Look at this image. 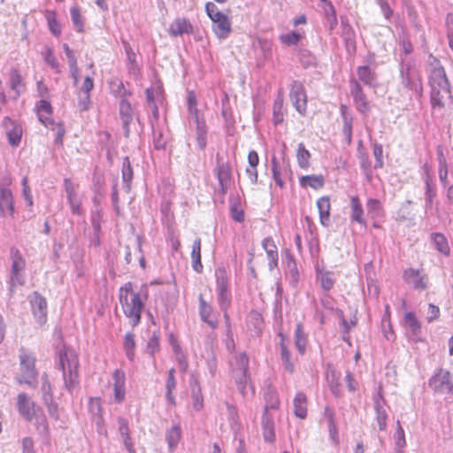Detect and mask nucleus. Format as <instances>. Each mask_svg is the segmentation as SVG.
Instances as JSON below:
<instances>
[{"mask_svg": "<svg viewBox=\"0 0 453 453\" xmlns=\"http://www.w3.org/2000/svg\"><path fill=\"white\" fill-rule=\"evenodd\" d=\"M10 85H11L12 89H13L15 91L14 98L16 99L17 97L19 96L21 91L24 88V85L22 83V78L17 70H12L11 72Z\"/></svg>", "mask_w": 453, "mask_h": 453, "instance_id": "nucleus-40", "label": "nucleus"}, {"mask_svg": "<svg viewBox=\"0 0 453 453\" xmlns=\"http://www.w3.org/2000/svg\"><path fill=\"white\" fill-rule=\"evenodd\" d=\"M395 445L398 449H403L406 445L404 431L401 426L400 421H397V428L395 434Z\"/></svg>", "mask_w": 453, "mask_h": 453, "instance_id": "nucleus-57", "label": "nucleus"}, {"mask_svg": "<svg viewBox=\"0 0 453 453\" xmlns=\"http://www.w3.org/2000/svg\"><path fill=\"white\" fill-rule=\"evenodd\" d=\"M430 101L433 109H442L444 107V95H446L441 88H430Z\"/></svg>", "mask_w": 453, "mask_h": 453, "instance_id": "nucleus-38", "label": "nucleus"}, {"mask_svg": "<svg viewBox=\"0 0 453 453\" xmlns=\"http://www.w3.org/2000/svg\"><path fill=\"white\" fill-rule=\"evenodd\" d=\"M119 115L122 120L124 135L128 138L130 135L129 124L133 121V110L130 103L123 98L119 103Z\"/></svg>", "mask_w": 453, "mask_h": 453, "instance_id": "nucleus-19", "label": "nucleus"}, {"mask_svg": "<svg viewBox=\"0 0 453 453\" xmlns=\"http://www.w3.org/2000/svg\"><path fill=\"white\" fill-rule=\"evenodd\" d=\"M279 336L280 337V359L282 361L285 371L289 373H293L295 371L294 363L291 360L290 352L285 344V337L283 334L280 333Z\"/></svg>", "mask_w": 453, "mask_h": 453, "instance_id": "nucleus-27", "label": "nucleus"}, {"mask_svg": "<svg viewBox=\"0 0 453 453\" xmlns=\"http://www.w3.org/2000/svg\"><path fill=\"white\" fill-rule=\"evenodd\" d=\"M133 179V169L128 157H124L122 163V180L126 190L128 192L130 189V183Z\"/></svg>", "mask_w": 453, "mask_h": 453, "instance_id": "nucleus-39", "label": "nucleus"}, {"mask_svg": "<svg viewBox=\"0 0 453 453\" xmlns=\"http://www.w3.org/2000/svg\"><path fill=\"white\" fill-rule=\"evenodd\" d=\"M301 37L302 36L299 33L293 31L290 33L281 35L280 36V40L283 44L292 46L296 45L299 42Z\"/></svg>", "mask_w": 453, "mask_h": 453, "instance_id": "nucleus-50", "label": "nucleus"}, {"mask_svg": "<svg viewBox=\"0 0 453 453\" xmlns=\"http://www.w3.org/2000/svg\"><path fill=\"white\" fill-rule=\"evenodd\" d=\"M191 264L192 268L196 273H202L203 271V265L201 262V239L196 238L192 245V251H191Z\"/></svg>", "mask_w": 453, "mask_h": 453, "instance_id": "nucleus-33", "label": "nucleus"}, {"mask_svg": "<svg viewBox=\"0 0 453 453\" xmlns=\"http://www.w3.org/2000/svg\"><path fill=\"white\" fill-rule=\"evenodd\" d=\"M217 159L218 164L214 173L219 185V193L224 196L231 186L232 170L228 163H220L219 157H217Z\"/></svg>", "mask_w": 453, "mask_h": 453, "instance_id": "nucleus-10", "label": "nucleus"}, {"mask_svg": "<svg viewBox=\"0 0 453 453\" xmlns=\"http://www.w3.org/2000/svg\"><path fill=\"white\" fill-rule=\"evenodd\" d=\"M181 438V428L179 423L174 424L170 429L166 431L165 434V441L168 445V449L171 453H173Z\"/></svg>", "mask_w": 453, "mask_h": 453, "instance_id": "nucleus-24", "label": "nucleus"}, {"mask_svg": "<svg viewBox=\"0 0 453 453\" xmlns=\"http://www.w3.org/2000/svg\"><path fill=\"white\" fill-rule=\"evenodd\" d=\"M22 195L28 206L33 205V197L31 195L30 188L27 184V177H23L22 181Z\"/></svg>", "mask_w": 453, "mask_h": 453, "instance_id": "nucleus-62", "label": "nucleus"}, {"mask_svg": "<svg viewBox=\"0 0 453 453\" xmlns=\"http://www.w3.org/2000/svg\"><path fill=\"white\" fill-rule=\"evenodd\" d=\"M44 60L45 62L47 63V65L49 66H50V68H52L53 70H55L56 73H60V69H59V64L57 60V58H55L52 50L50 49H48L47 50V53L44 57Z\"/></svg>", "mask_w": 453, "mask_h": 453, "instance_id": "nucleus-59", "label": "nucleus"}, {"mask_svg": "<svg viewBox=\"0 0 453 453\" xmlns=\"http://www.w3.org/2000/svg\"><path fill=\"white\" fill-rule=\"evenodd\" d=\"M297 163L301 168L306 169L308 168L311 158V153L308 150L305 149L304 144L303 142L298 144L297 153H296Z\"/></svg>", "mask_w": 453, "mask_h": 453, "instance_id": "nucleus-41", "label": "nucleus"}, {"mask_svg": "<svg viewBox=\"0 0 453 453\" xmlns=\"http://www.w3.org/2000/svg\"><path fill=\"white\" fill-rule=\"evenodd\" d=\"M265 405L261 421L263 437L265 441L273 442L275 440L274 420L270 410L277 409L280 400L277 392L272 388H268L265 393Z\"/></svg>", "mask_w": 453, "mask_h": 453, "instance_id": "nucleus-3", "label": "nucleus"}, {"mask_svg": "<svg viewBox=\"0 0 453 453\" xmlns=\"http://www.w3.org/2000/svg\"><path fill=\"white\" fill-rule=\"evenodd\" d=\"M350 93L356 104L357 110L360 113L367 115V113L370 111V104L362 90V87L359 81L353 80L350 81Z\"/></svg>", "mask_w": 453, "mask_h": 453, "instance_id": "nucleus-13", "label": "nucleus"}, {"mask_svg": "<svg viewBox=\"0 0 453 453\" xmlns=\"http://www.w3.org/2000/svg\"><path fill=\"white\" fill-rule=\"evenodd\" d=\"M147 297V286H142L139 292H134L132 283L127 282L119 289V303L133 327L141 322V315Z\"/></svg>", "mask_w": 453, "mask_h": 453, "instance_id": "nucleus-1", "label": "nucleus"}, {"mask_svg": "<svg viewBox=\"0 0 453 453\" xmlns=\"http://www.w3.org/2000/svg\"><path fill=\"white\" fill-rule=\"evenodd\" d=\"M366 209L372 217H377L381 211V203L378 199L370 198L366 203Z\"/></svg>", "mask_w": 453, "mask_h": 453, "instance_id": "nucleus-52", "label": "nucleus"}, {"mask_svg": "<svg viewBox=\"0 0 453 453\" xmlns=\"http://www.w3.org/2000/svg\"><path fill=\"white\" fill-rule=\"evenodd\" d=\"M272 173L275 183L279 187L283 188L284 182L280 177V167L275 157H273L272 158Z\"/></svg>", "mask_w": 453, "mask_h": 453, "instance_id": "nucleus-53", "label": "nucleus"}, {"mask_svg": "<svg viewBox=\"0 0 453 453\" xmlns=\"http://www.w3.org/2000/svg\"><path fill=\"white\" fill-rule=\"evenodd\" d=\"M439 178L443 186H446L448 183V169L446 160L441 156L439 159Z\"/></svg>", "mask_w": 453, "mask_h": 453, "instance_id": "nucleus-56", "label": "nucleus"}, {"mask_svg": "<svg viewBox=\"0 0 453 453\" xmlns=\"http://www.w3.org/2000/svg\"><path fill=\"white\" fill-rule=\"evenodd\" d=\"M196 124V134L199 149L203 150L207 145V127L203 118L194 119Z\"/></svg>", "mask_w": 453, "mask_h": 453, "instance_id": "nucleus-30", "label": "nucleus"}, {"mask_svg": "<svg viewBox=\"0 0 453 453\" xmlns=\"http://www.w3.org/2000/svg\"><path fill=\"white\" fill-rule=\"evenodd\" d=\"M11 257L12 260V265L9 281V292L10 295L12 296L14 293L15 287L17 285L24 284V277L22 275V272L25 268L26 263L18 250H11Z\"/></svg>", "mask_w": 453, "mask_h": 453, "instance_id": "nucleus-6", "label": "nucleus"}, {"mask_svg": "<svg viewBox=\"0 0 453 453\" xmlns=\"http://www.w3.org/2000/svg\"><path fill=\"white\" fill-rule=\"evenodd\" d=\"M324 12L329 24V29L333 30L337 24V19L334 6L331 4H326L324 6Z\"/></svg>", "mask_w": 453, "mask_h": 453, "instance_id": "nucleus-49", "label": "nucleus"}, {"mask_svg": "<svg viewBox=\"0 0 453 453\" xmlns=\"http://www.w3.org/2000/svg\"><path fill=\"white\" fill-rule=\"evenodd\" d=\"M339 376L334 370H330L327 372V382L332 393L338 396L340 395V384L338 381Z\"/></svg>", "mask_w": 453, "mask_h": 453, "instance_id": "nucleus-48", "label": "nucleus"}, {"mask_svg": "<svg viewBox=\"0 0 453 453\" xmlns=\"http://www.w3.org/2000/svg\"><path fill=\"white\" fill-rule=\"evenodd\" d=\"M18 410L19 414L27 421H31L35 414V403L30 401L29 397L25 393L18 395Z\"/></svg>", "mask_w": 453, "mask_h": 453, "instance_id": "nucleus-18", "label": "nucleus"}, {"mask_svg": "<svg viewBox=\"0 0 453 453\" xmlns=\"http://www.w3.org/2000/svg\"><path fill=\"white\" fill-rule=\"evenodd\" d=\"M176 388V380H166L165 383V397L168 403L174 405L175 404V397L173 395V390Z\"/></svg>", "mask_w": 453, "mask_h": 453, "instance_id": "nucleus-63", "label": "nucleus"}, {"mask_svg": "<svg viewBox=\"0 0 453 453\" xmlns=\"http://www.w3.org/2000/svg\"><path fill=\"white\" fill-rule=\"evenodd\" d=\"M404 323L411 334V337L417 341L421 333V325L416 315L412 311H409L404 315Z\"/></svg>", "mask_w": 453, "mask_h": 453, "instance_id": "nucleus-25", "label": "nucleus"}, {"mask_svg": "<svg viewBox=\"0 0 453 453\" xmlns=\"http://www.w3.org/2000/svg\"><path fill=\"white\" fill-rule=\"evenodd\" d=\"M59 367L63 372L65 386L69 392L79 384V360L74 350L64 348L58 353Z\"/></svg>", "mask_w": 453, "mask_h": 453, "instance_id": "nucleus-2", "label": "nucleus"}, {"mask_svg": "<svg viewBox=\"0 0 453 453\" xmlns=\"http://www.w3.org/2000/svg\"><path fill=\"white\" fill-rule=\"evenodd\" d=\"M45 19L47 20L50 31L56 36L60 35L61 26L57 20L56 13L48 10L45 12Z\"/></svg>", "mask_w": 453, "mask_h": 453, "instance_id": "nucleus-42", "label": "nucleus"}, {"mask_svg": "<svg viewBox=\"0 0 453 453\" xmlns=\"http://www.w3.org/2000/svg\"><path fill=\"white\" fill-rule=\"evenodd\" d=\"M435 249L445 256L449 255V246L446 237L441 233H434L431 235Z\"/></svg>", "mask_w": 453, "mask_h": 453, "instance_id": "nucleus-35", "label": "nucleus"}, {"mask_svg": "<svg viewBox=\"0 0 453 453\" xmlns=\"http://www.w3.org/2000/svg\"><path fill=\"white\" fill-rule=\"evenodd\" d=\"M216 281H217V291H227V277L226 270L219 268L215 272Z\"/></svg>", "mask_w": 453, "mask_h": 453, "instance_id": "nucleus-44", "label": "nucleus"}, {"mask_svg": "<svg viewBox=\"0 0 453 453\" xmlns=\"http://www.w3.org/2000/svg\"><path fill=\"white\" fill-rule=\"evenodd\" d=\"M300 184L303 187L319 189L324 186V178L322 175H305L300 179Z\"/></svg>", "mask_w": 453, "mask_h": 453, "instance_id": "nucleus-36", "label": "nucleus"}, {"mask_svg": "<svg viewBox=\"0 0 453 453\" xmlns=\"http://www.w3.org/2000/svg\"><path fill=\"white\" fill-rule=\"evenodd\" d=\"M358 80L365 85L374 87L376 85V73L369 65L358 66L357 70Z\"/></svg>", "mask_w": 453, "mask_h": 453, "instance_id": "nucleus-26", "label": "nucleus"}, {"mask_svg": "<svg viewBox=\"0 0 453 453\" xmlns=\"http://www.w3.org/2000/svg\"><path fill=\"white\" fill-rule=\"evenodd\" d=\"M350 207H351V220L357 222L363 226H366V221L364 218V210L362 204L357 196H352L350 199Z\"/></svg>", "mask_w": 453, "mask_h": 453, "instance_id": "nucleus-28", "label": "nucleus"}, {"mask_svg": "<svg viewBox=\"0 0 453 453\" xmlns=\"http://www.w3.org/2000/svg\"><path fill=\"white\" fill-rule=\"evenodd\" d=\"M20 358V375L18 377L19 383L27 384L35 388L37 384V372L35 368V358L27 354H22Z\"/></svg>", "mask_w": 453, "mask_h": 453, "instance_id": "nucleus-7", "label": "nucleus"}, {"mask_svg": "<svg viewBox=\"0 0 453 453\" xmlns=\"http://www.w3.org/2000/svg\"><path fill=\"white\" fill-rule=\"evenodd\" d=\"M91 100L90 94L79 92L78 94V106L81 111H88L90 107Z\"/></svg>", "mask_w": 453, "mask_h": 453, "instance_id": "nucleus-61", "label": "nucleus"}, {"mask_svg": "<svg viewBox=\"0 0 453 453\" xmlns=\"http://www.w3.org/2000/svg\"><path fill=\"white\" fill-rule=\"evenodd\" d=\"M42 392L44 403H50L53 398L51 386L46 373H43L42 376Z\"/></svg>", "mask_w": 453, "mask_h": 453, "instance_id": "nucleus-46", "label": "nucleus"}, {"mask_svg": "<svg viewBox=\"0 0 453 453\" xmlns=\"http://www.w3.org/2000/svg\"><path fill=\"white\" fill-rule=\"evenodd\" d=\"M294 412L296 417L302 419L306 418L307 398L302 392H298L294 398Z\"/></svg>", "mask_w": 453, "mask_h": 453, "instance_id": "nucleus-32", "label": "nucleus"}, {"mask_svg": "<svg viewBox=\"0 0 453 453\" xmlns=\"http://www.w3.org/2000/svg\"><path fill=\"white\" fill-rule=\"evenodd\" d=\"M374 409L376 412V421L379 429L380 431H384L387 428L388 414L379 399L375 401Z\"/></svg>", "mask_w": 453, "mask_h": 453, "instance_id": "nucleus-37", "label": "nucleus"}, {"mask_svg": "<svg viewBox=\"0 0 453 453\" xmlns=\"http://www.w3.org/2000/svg\"><path fill=\"white\" fill-rule=\"evenodd\" d=\"M289 97L293 106L301 114L304 115L307 106V96L303 84L299 81H294L290 87Z\"/></svg>", "mask_w": 453, "mask_h": 453, "instance_id": "nucleus-8", "label": "nucleus"}, {"mask_svg": "<svg viewBox=\"0 0 453 453\" xmlns=\"http://www.w3.org/2000/svg\"><path fill=\"white\" fill-rule=\"evenodd\" d=\"M196 104H197V102H196V98L195 95L193 93H189L188 97V112L191 115L193 119L201 118V114H200L198 109L196 108Z\"/></svg>", "mask_w": 453, "mask_h": 453, "instance_id": "nucleus-51", "label": "nucleus"}, {"mask_svg": "<svg viewBox=\"0 0 453 453\" xmlns=\"http://www.w3.org/2000/svg\"><path fill=\"white\" fill-rule=\"evenodd\" d=\"M428 386L437 394L453 395V375L448 370L441 368L430 378Z\"/></svg>", "mask_w": 453, "mask_h": 453, "instance_id": "nucleus-5", "label": "nucleus"}, {"mask_svg": "<svg viewBox=\"0 0 453 453\" xmlns=\"http://www.w3.org/2000/svg\"><path fill=\"white\" fill-rule=\"evenodd\" d=\"M118 425L119 433L123 441L126 449L128 451V453H135L134 443L129 434L128 423L127 419L124 418H119Z\"/></svg>", "mask_w": 453, "mask_h": 453, "instance_id": "nucleus-21", "label": "nucleus"}, {"mask_svg": "<svg viewBox=\"0 0 453 453\" xmlns=\"http://www.w3.org/2000/svg\"><path fill=\"white\" fill-rule=\"evenodd\" d=\"M373 156L376 159L374 168H380L383 166V149L382 145L379 143L373 144Z\"/></svg>", "mask_w": 453, "mask_h": 453, "instance_id": "nucleus-60", "label": "nucleus"}, {"mask_svg": "<svg viewBox=\"0 0 453 453\" xmlns=\"http://www.w3.org/2000/svg\"><path fill=\"white\" fill-rule=\"evenodd\" d=\"M446 28L447 37L449 40V46L453 50V14L448 13L446 16Z\"/></svg>", "mask_w": 453, "mask_h": 453, "instance_id": "nucleus-58", "label": "nucleus"}, {"mask_svg": "<svg viewBox=\"0 0 453 453\" xmlns=\"http://www.w3.org/2000/svg\"><path fill=\"white\" fill-rule=\"evenodd\" d=\"M213 31L219 39H226L231 32V23L226 15L213 24Z\"/></svg>", "mask_w": 453, "mask_h": 453, "instance_id": "nucleus-31", "label": "nucleus"}, {"mask_svg": "<svg viewBox=\"0 0 453 453\" xmlns=\"http://www.w3.org/2000/svg\"><path fill=\"white\" fill-rule=\"evenodd\" d=\"M198 300L199 315L201 317V319L206 324H208L211 328H216L218 326V320L210 319L212 313L211 306L203 299L202 294L199 295Z\"/></svg>", "mask_w": 453, "mask_h": 453, "instance_id": "nucleus-23", "label": "nucleus"}, {"mask_svg": "<svg viewBox=\"0 0 453 453\" xmlns=\"http://www.w3.org/2000/svg\"><path fill=\"white\" fill-rule=\"evenodd\" d=\"M65 185V190L66 193L67 200L71 198L78 197L76 187L75 185L71 181L70 179H65L64 180Z\"/></svg>", "mask_w": 453, "mask_h": 453, "instance_id": "nucleus-64", "label": "nucleus"}, {"mask_svg": "<svg viewBox=\"0 0 453 453\" xmlns=\"http://www.w3.org/2000/svg\"><path fill=\"white\" fill-rule=\"evenodd\" d=\"M113 379V392H114V400L116 403H122L125 399L126 388H125V381L126 375L125 372L119 369H117L112 373Z\"/></svg>", "mask_w": 453, "mask_h": 453, "instance_id": "nucleus-17", "label": "nucleus"}, {"mask_svg": "<svg viewBox=\"0 0 453 453\" xmlns=\"http://www.w3.org/2000/svg\"><path fill=\"white\" fill-rule=\"evenodd\" d=\"M403 280L415 289L426 288V280L422 271L409 268L403 272Z\"/></svg>", "mask_w": 453, "mask_h": 453, "instance_id": "nucleus-15", "label": "nucleus"}, {"mask_svg": "<svg viewBox=\"0 0 453 453\" xmlns=\"http://www.w3.org/2000/svg\"><path fill=\"white\" fill-rule=\"evenodd\" d=\"M317 280L319 281L321 288L325 291H329L334 284V273L324 268L317 267Z\"/></svg>", "mask_w": 453, "mask_h": 453, "instance_id": "nucleus-29", "label": "nucleus"}, {"mask_svg": "<svg viewBox=\"0 0 453 453\" xmlns=\"http://www.w3.org/2000/svg\"><path fill=\"white\" fill-rule=\"evenodd\" d=\"M124 348L126 355L129 360H133L134 357V335L133 333H127L124 339Z\"/></svg>", "mask_w": 453, "mask_h": 453, "instance_id": "nucleus-43", "label": "nucleus"}, {"mask_svg": "<svg viewBox=\"0 0 453 453\" xmlns=\"http://www.w3.org/2000/svg\"><path fill=\"white\" fill-rule=\"evenodd\" d=\"M217 293H218V303L219 304V308L222 311H224V318H225L226 323H228L229 317H228V314L226 313V310L230 305V300H229V297L227 295V291H222V292L217 291Z\"/></svg>", "mask_w": 453, "mask_h": 453, "instance_id": "nucleus-47", "label": "nucleus"}, {"mask_svg": "<svg viewBox=\"0 0 453 453\" xmlns=\"http://www.w3.org/2000/svg\"><path fill=\"white\" fill-rule=\"evenodd\" d=\"M89 411L93 416L97 417V423L102 419L101 418V403L99 398H91L88 403Z\"/></svg>", "mask_w": 453, "mask_h": 453, "instance_id": "nucleus-55", "label": "nucleus"}, {"mask_svg": "<svg viewBox=\"0 0 453 453\" xmlns=\"http://www.w3.org/2000/svg\"><path fill=\"white\" fill-rule=\"evenodd\" d=\"M189 385L192 406L195 411H199L203 407V397L198 379L192 375L189 380Z\"/></svg>", "mask_w": 453, "mask_h": 453, "instance_id": "nucleus-20", "label": "nucleus"}, {"mask_svg": "<svg viewBox=\"0 0 453 453\" xmlns=\"http://www.w3.org/2000/svg\"><path fill=\"white\" fill-rule=\"evenodd\" d=\"M11 180L6 177L4 179L3 184H0V213L9 214L11 217L14 215V203L12 193L9 188H4V185H9Z\"/></svg>", "mask_w": 453, "mask_h": 453, "instance_id": "nucleus-11", "label": "nucleus"}, {"mask_svg": "<svg viewBox=\"0 0 453 453\" xmlns=\"http://www.w3.org/2000/svg\"><path fill=\"white\" fill-rule=\"evenodd\" d=\"M3 127L6 131L10 145L17 147L19 144L22 136L21 126L10 118L5 117L3 120Z\"/></svg>", "mask_w": 453, "mask_h": 453, "instance_id": "nucleus-14", "label": "nucleus"}, {"mask_svg": "<svg viewBox=\"0 0 453 453\" xmlns=\"http://www.w3.org/2000/svg\"><path fill=\"white\" fill-rule=\"evenodd\" d=\"M295 344L301 355L304 354L306 347V338L302 331L301 326L297 325L295 333Z\"/></svg>", "mask_w": 453, "mask_h": 453, "instance_id": "nucleus-45", "label": "nucleus"}, {"mask_svg": "<svg viewBox=\"0 0 453 453\" xmlns=\"http://www.w3.org/2000/svg\"><path fill=\"white\" fill-rule=\"evenodd\" d=\"M283 94L280 91L273 107V121L274 125H279L283 121Z\"/></svg>", "mask_w": 453, "mask_h": 453, "instance_id": "nucleus-34", "label": "nucleus"}, {"mask_svg": "<svg viewBox=\"0 0 453 453\" xmlns=\"http://www.w3.org/2000/svg\"><path fill=\"white\" fill-rule=\"evenodd\" d=\"M32 311L40 325H43L47 319V301L37 292H34L30 296Z\"/></svg>", "mask_w": 453, "mask_h": 453, "instance_id": "nucleus-12", "label": "nucleus"}, {"mask_svg": "<svg viewBox=\"0 0 453 453\" xmlns=\"http://www.w3.org/2000/svg\"><path fill=\"white\" fill-rule=\"evenodd\" d=\"M193 32V26L186 18H176L173 20L168 28L169 35L174 37L183 35H191Z\"/></svg>", "mask_w": 453, "mask_h": 453, "instance_id": "nucleus-16", "label": "nucleus"}, {"mask_svg": "<svg viewBox=\"0 0 453 453\" xmlns=\"http://www.w3.org/2000/svg\"><path fill=\"white\" fill-rule=\"evenodd\" d=\"M249 363V357L244 351L233 353L229 360L232 376L239 391L243 395L247 394V384L250 380L248 374Z\"/></svg>", "mask_w": 453, "mask_h": 453, "instance_id": "nucleus-4", "label": "nucleus"}, {"mask_svg": "<svg viewBox=\"0 0 453 453\" xmlns=\"http://www.w3.org/2000/svg\"><path fill=\"white\" fill-rule=\"evenodd\" d=\"M402 84L404 88L411 90L417 98L423 95V86L418 73L411 71L409 67L401 68Z\"/></svg>", "mask_w": 453, "mask_h": 453, "instance_id": "nucleus-9", "label": "nucleus"}, {"mask_svg": "<svg viewBox=\"0 0 453 453\" xmlns=\"http://www.w3.org/2000/svg\"><path fill=\"white\" fill-rule=\"evenodd\" d=\"M262 246L266 252L267 257L278 255L277 247L271 237L265 238L262 242Z\"/></svg>", "mask_w": 453, "mask_h": 453, "instance_id": "nucleus-54", "label": "nucleus"}, {"mask_svg": "<svg viewBox=\"0 0 453 453\" xmlns=\"http://www.w3.org/2000/svg\"><path fill=\"white\" fill-rule=\"evenodd\" d=\"M317 207L319 213L320 224L324 226H328L330 224V199L329 196H325L318 199Z\"/></svg>", "mask_w": 453, "mask_h": 453, "instance_id": "nucleus-22", "label": "nucleus"}]
</instances>
